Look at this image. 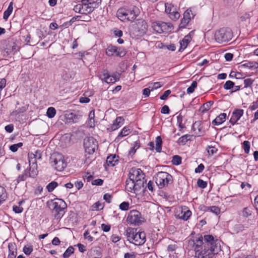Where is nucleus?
Wrapping results in <instances>:
<instances>
[{
    "label": "nucleus",
    "mask_w": 258,
    "mask_h": 258,
    "mask_svg": "<svg viewBox=\"0 0 258 258\" xmlns=\"http://www.w3.org/2000/svg\"><path fill=\"white\" fill-rule=\"evenodd\" d=\"M188 246L195 251V258H213L220 251L221 246L216 237L200 234L191 237Z\"/></svg>",
    "instance_id": "1"
},
{
    "label": "nucleus",
    "mask_w": 258,
    "mask_h": 258,
    "mask_svg": "<svg viewBox=\"0 0 258 258\" xmlns=\"http://www.w3.org/2000/svg\"><path fill=\"white\" fill-rule=\"evenodd\" d=\"M127 240L137 246L143 245L146 241V234L137 228H128L125 232Z\"/></svg>",
    "instance_id": "2"
},
{
    "label": "nucleus",
    "mask_w": 258,
    "mask_h": 258,
    "mask_svg": "<svg viewBox=\"0 0 258 258\" xmlns=\"http://www.w3.org/2000/svg\"><path fill=\"white\" fill-rule=\"evenodd\" d=\"M140 10L137 7H123L118 10L117 16L121 21H133L140 14Z\"/></svg>",
    "instance_id": "3"
},
{
    "label": "nucleus",
    "mask_w": 258,
    "mask_h": 258,
    "mask_svg": "<svg viewBox=\"0 0 258 258\" xmlns=\"http://www.w3.org/2000/svg\"><path fill=\"white\" fill-rule=\"evenodd\" d=\"M28 158L29 164L30 175L34 178L37 175L38 172L37 162L38 160L41 159L42 152L40 150H37L34 152H29Z\"/></svg>",
    "instance_id": "4"
},
{
    "label": "nucleus",
    "mask_w": 258,
    "mask_h": 258,
    "mask_svg": "<svg viewBox=\"0 0 258 258\" xmlns=\"http://www.w3.org/2000/svg\"><path fill=\"white\" fill-rule=\"evenodd\" d=\"M51 206L55 219H60L65 213L64 210L67 208L65 202L62 199H56L55 201L51 202Z\"/></svg>",
    "instance_id": "5"
},
{
    "label": "nucleus",
    "mask_w": 258,
    "mask_h": 258,
    "mask_svg": "<svg viewBox=\"0 0 258 258\" xmlns=\"http://www.w3.org/2000/svg\"><path fill=\"white\" fill-rule=\"evenodd\" d=\"M233 37L232 30L228 27H223L217 30L215 34V38L219 43L227 42Z\"/></svg>",
    "instance_id": "6"
},
{
    "label": "nucleus",
    "mask_w": 258,
    "mask_h": 258,
    "mask_svg": "<svg viewBox=\"0 0 258 258\" xmlns=\"http://www.w3.org/2000/svg\"><path fill=\"white\" fill-rule=\"evenodd\" d=\"M156 183L159 188L167 186L172 183L173 181L172 176L167 172L161 171L158 172L155 175Z\"/></svg>",
    "instance_id": "7"
},
{
    "label": "nucleus",
    "mask_w": 258,
    "mask_h": 258,
    "mask_svg": "<svg viewBox=\"0 0 258 258\" xmlns=\"http://www.w3.org/2000/svg\"><path fill=\"white\" fill-rule=\"evenodd\" d=\"M126 222L130 225L139 226L144 222V218L139 211L133 210H131L128 213Z\"/></svg>",
    "instance_id": "8"
},
{
    "label": "nucleus",
    "mask_w": 258,
    "mask_h": 258,
    "mask_svg": "<svg viewBox=\"0 0 258 258\" xmlns=\"http://www.w3.org/2000/svg\"><path fill=\"white\" fill-rule=\"evenodd\" d=\"M144 173L140 169L132 168L130 171L129 177L135 181L138 186H140L142 188L144 187L146 181Z\"/></svg>",
    "instance_id": "9"
},
{
    "label": "nucleus",
    "mask_w": 258,
    "mask_h": 258,
    "mask_svg": "<svg viewBox=\"0 0 258 258\" xmlns=\"http://www.w3.org/2000/svg\"><path fill=\"white\" fill-rule=\"evenodd\" d=\"M52 166L58 171H61L67 166L64 156L60 154H54L51 157Z\"/></svg>",
    "instance_id": "10"
},
{
    "label": "nucleus",
    "mask_w": 258,
    "mask_h": 258,
    "mask_svg": "<svg viewBox=\"0 0 258 258\" xmlns=\"http://www.w3.org/2000/svg\"><path fill=\"white\" fill-rule=\"evenodd\" d=\"M84 147L86 153L93 155L98 148V142L92 137L86 138L84 140Z\"/></svg>",
    "instance_id": "11"
},
{
    "label": "nucleus",
    "mask_w": 258,
    "mask_h": 258,
    "mask_svg": "<svg viewBox=\"0 0 258 258\" xmlns=\"http://www.w3.org/2000/svg\"><path fill=\"white\" fill-rule=\"evenodd\" d=\"M191 215V211L187 207L185 206H179L175 211V217L183 221L188 220Z\"/></svg>",
    "instance_id": "12"
},
{
    "label": "nucleus",
    "mask_w": 258,
    "mask_h": 258,
    "mask_svg": "<svg viewBox=\"0 0 258 258\" xmlns=\"http://www.w3.org/2000/svg\"><path fill=\"white\" fill-rule=\"evenodd\" d=\"M152 28L153 30L159 34L166 32L171 30L172 26L170 23H165L163 21H155L152 23Z\"/></svg>",
    "instance_id": "13"
},
{
    "label": "nucleus",
    "mask_w": 258,
    "mask_h": 258,
    "mask_svg": "<svg viewBox=\"0 0 258 258\" xmlns=\"http://www.w3.org/2000/svg\"><path fill=\"white\" fill-rule=\"evenodd\" d=\"M148 25L145 20H140L133 27L132 32L137 36L141 37L147 32Z\"/></svg>",
    "instance_id": "14"
},
{
    "label": "nucleus",
    "mask_w": 258,
    "mask_h": 258,
    "mask_svg": "<svg viewBox=\"0 0 258 258\" xmlns=\"http://www.w3.org/2000/svg\"><path fill=\"white\" fill-rule=\"evenodd\" d=\"M105 54L108 56L115 55L123 57L125 55L126 51L122 47H118L112 45H109L106 49Z\"/></svg>",
    "instance_id": "15"
},
{
    "label": "nucleus",
    "mask_w": 258,
    "mask_h": 258,
    "mask_svg": "<svg viewBox=\"0 0 258 258\" xmlns=\"http://www.w3.org/2000/svg\"><path fill=\"white\" fill-rule=\"evenodd\" d=\"M99 78L102 81L107 84L114 83L119 79V77L118 75L113 73L110 75L107 70H104L99 76Z\"/></svg>",
    "instance_id": "16"
},
{
    "label": "nucleus",
    "mask_w": 258,
    "mask_h": 258,
    "mask_svg": "<svg viewBox=\"0 0 258 258\" xmlns=\"http://www.w3.org/2000/svg\"><path fill=\"white\" fill-rule=\"evenodd\" d=\"M165 12L171 20L176 21L179 18L180 15L174 5L171 4L165 3Z\"/></svg>",
    "instance_id": "17"
},
{
    "label": "nucleus",
    "mask_w": 258,
    "mask_h": 258,
    "mask_svg": "<svg viewBox=\"0 0 258 258\" xmlns=\"http://www.w3.org/2000/svg\"><path fill=\"white\" fill-rule=\"evenodd\" d=\"M125 189L129 192L136 193L140 191L142 187L138 186L137 183L129 177L126 181Z\"/></svg>",
    "instance_id": "18"
},
{
    "label": "nucleus",
    "mask_w": 258,
    "mask_h": 258,
    "mask_svg": "<svg viewBox=\"0 0 258 258\" xmlns=\"http://www.w3.org/2000/svg\"><path fill=\"white\" fill-rule=\"evenodd\" d=\"M102 256L101 248L95 246L90 248L87 252L86 258H101Z\"/></svg>",
    "instance_id": "19"
},
{
    "label": "nucleus",
    "mask_w": 258,
    "mask_h": 258,
    "mask_svg": "<svg viewBox=\"0 0 258 258\" xmlns=\"http://www.w3.org/2000/svg\"><path fill=\"white\" fill-rule=\"evenodd\" d=\"M119 161V157L115 154H111L108 156L106 160V162L104 164L105 168L107 167H112L117 165Z\"/></svg>",
    "instance_id": "20"
},
{
    "label": "nucleus",
    "mask_w": 258,
    "mask_h": 258,
    "mask_svg": "<svg viewBox=\"0 0 258 258\" xmlns=\"http://www.w3.org/2000/svg\"><path fill=\"white\" fill-rule=\"evenodd\" d=\"M82 115L74 112H70L64 115L66 122L68 123H75L78 122Z\"/></svg>",
    "instance_id": "21"
},
{
    "label": "nucleus",
    "mask_w": 258,
    "mask_h": 258,
    "mask_svg": "<svg viewBox=\"0 0 258 258\" xmlns=\"http://www.w3.org/2000/svg\"><path fill=\"white\" fill-rule=\"evenodd\" d=\"M124 118L122 116H118L113 121V123L109 126L108 130L110 132L115 131L120 128L124 124Z\"/></svg>",
    "instance_id": "22"
},
{
    "label": "nucleus",
    "mask_w": 258,
    "mask_h": 258,
    "mask_svg": "<svg viewBox=\"0 0 258 258\" xmlns=\"http://www.w3.org/2000/svg\"><path fill=\"white\" fill-rule=\"evenodd\" d=\"M244 110L242 109H236L232 113L230 119V122L234 125L236 122L239 120L241 117L243 115Z\"/></svg>",
    "instance_id": "23"
},
{
    "label": "nucleus",
    "mask_w": 258,
    "mask_h": 258,
    "mask_svg": "<svg viewBox=\"0 0 258 258\" xmlns=\"http://www.w3.org/2000/svg\"><path fill=\"white\" fill-rule=\"evenodd\" d=\"M81 4L83 6L82 8V14H88L92 13L95 9L93 6L89 4V3L87 0H82Z\"/></svg>",
    "instance_id": "24"
},
{
    "label": "nucleus",
    "mask_w": 258,
    "mask_h": 258,
    "mask_svg": "<svg viewBox=\"0 0 258 258\" xmlns=\"http://www.w3.org/2000/svg\"><path fill=\"white\" fill-rule=\"evenodd\" d=\"M9 254L8 258H16L17 254V247L15 242H10L8 244Z\"/></svg>",
    "instance_id": "25"
},
{
    "label": "nucleus",
    "mask_w": 258,
    "mask_h": 258,
    "mask_svg": "<svg viewBox=\"0 0 258 258\" xmlns=\"http://www.w3.org/2000/svg\"><path fill=\"white\" fill-rule=\"evenodd\" d=\"M226 114L222 113L217 116L216 118L212 121V123L214 125H220L226 120Z\"/></svg>",
    "instance_id": "26"
},
{
    "label": "nucleus",
    "mask_w": 258,
    "mask_h": 258,
    "mask_svg": "<svg viewBox=\"0 0 258 258\" xmlns=\"http://www.w3.org/2000/svg\"><path fill=\"white\" fill-rule=\"evenodd\" d=\"M191 37L189 35L185 36L180 42V47L179 49V51H182L184 50L191 41Z\"/></svg>",
    "instance_id": "27"
},
{
    "label": "nucleus",
    "mask_w": 258,
    "mask_h": 258,
    "mask_svg": "<svg viewBox=\"0 0 258 258\" xmlns=\"http://www.w3.org/2000/svg\"><path fill=\"white\" fill-rule=\"evenodd\" d=\"M130 133L131 129L130 128L129 126H125L123 127L120 132L118 134L116 139H117V140H119L120 139H121V138L128 135Z\"/></svg>",
    "instance_id": "28"
},
{
    "label": "nucleus",
    "mask_w": 258,
    "mask_h": 258,
    "mask_svg": "<svg viewBox=\"0 0 258 258\" xmlns=\"http://www.w3.org/2000/svg\"><path fill=\"white\" fill-rule=\"evenodd\" d=\"M13 3L12 2L10 3L9 6L7 9L4 12V15H3V18L4 19L7 20L10 16L12 13L13 10Z\"/></svg>",
    "instance_id": "29"
},
{
    "label": "nucleus",
    "mask_w": 258,
    "mask_h": 258,
    "mask_svg": "<svg viewBox=\"0 0 258 258\" xmlns=\"http://www.w3.org/2000/svg\"><path fill=\"white\" fill-rule=\"evenodd\" d=\"M7 198L6 189L0 185V205L4 202Z\"/></svg>",
    "instance_id": "30"
},
{
    "label": "nucleus",
    "mask_w": 258,
    "mask_h": 258,
    "mask_svg": "<svg viewBox=\"0 0 258 258\" xmlns=\"http://www.w3.org/2000/svg\"><path fill=\"white\" fill-rule=\"evenodd\" d=\"M104 208V205L101 203L100 202L98 201L96 203H95L94 204H93L91 207L90 209L91 211H99L101 210Z\"/></svg>",
    "instance_id": "31"
},
{
    "label": "nucleus",
    "mask_w": 258,
    "mask_h": 258,
    "mask_svg": "<svg viewBox=\"0 0 258 258\" xmlns=\"http://www.w3.org/2000/svg\"><path fill=\"white\" fill-rule=\"evenodd\" d=\"M155 150L157 152L160 153L162 150V140L160 136H158L156 139Z\"/></svg>",
    "instance_id": "32"
},
{
    "label": "nucleus",
    "mask_w": 258,
    "mask_h": 258,
    "mask_svg": "<svg viewBox=\"0 0 258 258\" xmlns=\"http://www.w3.org/2000/svg\"><path fill=\"white\" fill-rule=\"evenodd\" d=\"M194 16L195 15L190 8L187 9L183 14V17L186 19V20H189V21H190Z\"/></svg>",
    "instance_id": "33"
},
{
    "label": "nucleus",
    "mask_w": 258,
    "mask_h": 258,
    "mask_svg": "<svg viewBox=\"0 0 258 258\" xmlns=\"http://www.w3.org/2000/svg\"><path fill=\"white\" fill-rule=\"evenodd\" d=\"M214 102L212 101H208L204 103L201 107V109L203 112L208 111L213 104Z\"/></svg>",
    "instance_id": "34"
},
{
    "label": "nucleus",
    "mask_w": 258,
    "mask_h": 258,
    "mask_svg": "<svg viewBox=\"0 0 258 258\" xmlns=\"http://www.w3.org/2000/svg\"><path fill=\"white\" fill-rule=\"evenodd\" d=\"M30 171L29 172V174L27 173V171H25L24 173H23L21 175H20L17 178V181L18 182H21L22 181H24L27 179V178L28 177H31V176L30 175Z\"/></svg>",
    "instance_id": "35"
},
{
    "label": "nucleus",
    "mask_w": 258,
    "mask_h": 258,
    "mask_svg": "<svg viewBox=\"0 0 258 258\" xmlns=\"http://www.w3.org/2000/svg\"><path fill=\"white\" fill-rule=\"evenodd\" d=\"M140 147V144L139 142H136L134 143L133 147H132L129 151L130 155H134L136 151Z\"/></svg>",
    "instance_id": "36"
},
{
    "label": "nucleus",
    "mask_w": 258,
    "mask_h": 258,
    "mask_svg": "<svg viewBox=\"0 0 258 258\" xmlns=\"http://www.w3.org/2000/svg\"><path fill=\"white\" fill-rule=\"evenodd\" d=\"M190 137V135H185L180 137L178 140V142L179 144H181L182 145H185L187 141L189 140V138Z\"/></svg>",
    "instance_id": "37"
},
{
    "label": "nucleus",
    "mask_w": 258,
    "mask_h": 258,
    "mask_svg": "<svg viewBox=\"0 0 258 258\" xmlns=\"http://www.w3.org/2000/svg\"><path fill=\"white\" fill-rule=\"evenodd\" d=\"M242 147L245 153L248 154L249 153L250 144L248 141H244L242 144Z\"/></svg>",
    "instance_id": "38"
},
{
    "label": "nucleus",
    "mask_w": 258,
    "mask_h": 258,
    "mask_svg": "<svg viewBox=\"0 0 258 258\" xmlns=\"http://www.w3.org/2000/svg\"><path fill=\"white\" fill-rule=\"evenodd\" d=\"M56 114V110L54 107H49L46 112V115L49 118H53Z\"/></svg>",
    "instance_id": "39"
},
{
    "label": "nucleus",
    "mask_w": 258,
    "mask_h": 258,
    "mask_svg": "<svg viewBox=\"0 0 258 258\" xmlns=\"http://www.w3.org/2000/svg\"><path fill=\"white\" fill-rule=\"evenodd\" d=\"M181 157L178 155H174L172 157L171 162L174 165H179L181 163Z\"/></svg>",
    "instance_id": "40"
},
{
    "label": "nucleus",
    "mask_w": 258,
    "mask_h": 258,
    "mask_svg": "<svg viewBox=\"0 0 258 258\" xmlns=\"http://www.w3.org/2000/svg\"><path fill=\"white\" fill-rule=\"evenodd\" d=\"M23 144L22 142H19L17 144H15L11 145L9 147L10 150L13 152H16L18 151L19 148L23 146Z\"/></svg>",
    "instance_id": "41"
},
{
    "label": "nucleus",
    "mask_w": 258,
    "mask_h": 258,
    "mask_svg": "<svg viewBox=\"0 0 258 258\" xmlns=\"http://www.w3.org/2000/svg\"><path fill=\"white\" fill-rule=\"evenodd\" d=\"M57 182L55 181H53L47 184L46 188L49 192H51L57 186Z\"/></svg>",
    "instance_id": "42"
},
{
    "label": "nucleus",
    "mask_w": 258,
    "mask_h": 258,
    "mask_svg": "<svg viewBox=\"0 0 258 258\" xmlns=\"http://www.w3.org/2000/svg\"><path fill=\"white\" fill-rule=\"evenodd\" d=\"M33 250V246L29 244L25 245L23 248V251L26 255H30Z\"/></svg>",
    "instance_id": "43"
},
{
    "label": "nucleus",
    "mask_w": 258,
    "mask_h": 258,
    "mask_svg": "<svg viewBox=\"0 0 258 258\" xmlns=\"http://www.w3.org/2000/svg\"><path fill=\"white\" fill-rule=\"evenodd\" d=\"M207 151L209 156H213L217 152L218 149L214 146H208L207 148Z\"/></svg>",
    "instance_id": "44"
},
{
    "label": "nucleus",
    "mask_w": 258,
    "mask_h": 258,
    "mask_svg": "<svg viewBox=\"0 0 258 258\" xmlns=\"http://www.w3.org/2000/svg\"><path fill=\"white\" fill-rule=\"evenodd\" d=\"M177 124L178 125L179 128H180V131L185 128V125L184 123H182L183 117L181 115H179L177 117Z\"/></svg>",
    "instance_id": "45"
},
{
    "label": "nucleus",
    "mask_w": 258,
    "mask_h": 258,
    "mask_svg": "<svg viewBox=\"0 0 258 258\" xmlns=\"http://www.w3.org/2000/svg\"><path fill=\"white\" fill-rule=\"evenodd\" d=\"M95 112L94 110H92L90 112L89 114V123L90 124L91 127H93L95 126Z\"/></svg>",
    "instance_id": "46"
},
{
    "label": "nucleus",
    "mask_w": 258,
    "mask_h": 258,
    "mask_svg": "<svg viewBox=\"0 0 258 258\" xmlns=\"http://www.w3.org/2000/svg\"><path fill=\"white\" fill-rule=\"evenodd\" d=\"M74 248L72 246L69 247L63 254L64 258L69 257L72 253H74Z\"/></svg>",
    "instance_id": "47"
},
{
    "label": "nucleus",
    "mask_w": 258,
    "mask_h": 258,
    "mask_svg": "<svg viewBox=\"0 0 258 258\" xmlns=\"http://www.w3.org/2000/svg\"><path fill=\"white\" fill-rule=\"evenodd\" d=\"M89 4L92 5L95 8H97L101 4L102 0H87Z\"/></svg>",
    "instance_id": "48"
},
{
    "label": "nucleus",
    "mask_w": 258,
    "mask_h": 258,
    "mask_svg": "<svg viewBox=\"0 0 258 258\" xmlns=\"http://www.w3.org/2000/svg\"><path fill=\"white\" fill-rule=\"evenodd\" d=\"M251 208L249 207H245L242 211V216L244 217H248L251 215Z\"/></svg>",
    "instance_id": "49"
},
{
    "label": "nucleus",
    "mask_w": 258,
    "mask_h": 258,
    "mask_svg": "<svg viewBox=\"0 0 258 258\" xmlns=\"http://www.w3.org/2000/svg\"><path fill=\"white\" fill-rule=\"evenodd\" d=\"M119 207L122 211H127L130 208V203L128 202H123L119 205Z\"/></svg>",
    "instance_id": "50"
},
{
    "label": "nucleus",
    "mask_w": 258,
    "mask_h": 258,
    "mask_svg": "<svg viewBox=\"0 0 258 258\" xmlns=\"http://www.w3.org/2000/svg\"><path fill=\"white\" fill-rule=\"evenodd\" d=\"M254 82V80L251 78H247L244 80V87L243 88L250 87Z\"/></svg>",
    "instance_id": "51"
},
{
    "label": "nucleus",
    "mask_w": 258,
    "mask_h": 258,
    "mask_svg": "<svg viewBox=\"0 0 258 258\" xmlns=\"http://www.w3.org/2000/svg\"><path fill=\"white\" fill-rule=\"evenodd\" d=\"M197 87V82L196 81H193L190 86L187 89V93L188 94H191L194 92L195 89Z\"/></svg>",
    "instance_id": "52"
},
{
    "label": "nucleus",
    "mask_w": 258,
    "mask_h": 258,
    "mask_svg": "<svg viewBox=\"0 0 258 258\" xmlns=\"http://www.w3.org/2000/svg\"><path fill=\"white\" fill-rule=\"evenodd\" d=\"M209 211L216 214V215L219 214L221 212L220 208L218 207L215 206H210Z\"/></svg>",
    "instance_id": "53"
},
{
    "label": "nucleus",
    "mask_w": 258,
    "mask_h": 258,
    "mask_svg": "<svg viewBox=\"0 0 258 258\" xmlns=\"http://www.w3.org/2000/svg\"><path fill=\"white\" fill-rule=\"evenodd\" d=\"M234 83L231 81H227L223 86L225 90H229L234 87Z\"/></svg>",
    "instance_id": "54"
},
{
    "label": "nucleus",
    "mask_w": 258,
    "mask_h": 258,
    "mask_svg": "<svg viewBox=\"0 0 258 258\" xmlns=\"http://www.w3.org/2000/svg\"><path fill=\"white\" fill-rule=\"evenodd\" d=\"M197 185L199 187L205 188L207 186V183L201 179H199L197 181Z\"/></svg>",
    "instance_id": "55"
},
{
    "label": "nucleus",
    "mask_w": 258,
    "mask_h": 258,
    "mask_svg": "<svg viewBox=\"0 0 258 258\" xmlns=\"http://www.w3.org/2000/svg\"><path fill=\"white\" fill-rule=\"evenodd\" d=\"M84 237L89 242H92L93 240V237L90 234V233L88 230L85 231L84 232Z\"/></svg>",
    "instance_id": "56"
},
{
    "label": "nucleus",
    "mask_w": 258,
    "mask_h": 258,
    "mask_svg": "<svg viewBox=\"0 0 258 258\" xmlns=\"http://www.w3.org/2000/svg\"><path fill=\"white\" fill-rule=\"evenodd\" d=\"M82 8H83V6L81 4V3L77 4L76 6H75V7L74 8V11L76 13H78L82 14Z\"/></svg>",
    "instance_id": "57"
},
{
    "label": "nucleus",
    "mask_w": 258,
    "mask_h": 258,
    "mask_svg": "<svg viewBox=\"0 0 258 258\" xmlns=\"http://www.w3.org/2000/svg\"><path fill=\"white\" fill-rule=\"evenodd\" d=\"M255 65H257V63L254 61H247L242 64L243 67L248 68H252Z\"/></svg>",
    "instance_id": "58"
},
{
    "label": "nucleus",
    "mask_w": 258,
    "mask_h": 258,
    "mask_svg": "<svg viewBox=\"0 0 258 258\" xmlns=\"http://www.w3.org/2000/svg\"><path fill=\"white\" fill-rule=\"evenodd\" d=\"M13 210L15 213H21L23 211V208L20 206L14 205L13 206Z\"/></svg>",
    "instance_id": "59"
},
{
    "label": "nucleus",
    "mask_w": 258,
    "mask_h": 258,
    "mask_svg": "<svg viewBox=\"0 0 258 258\" xmlns=\"http://www.w3.org/2000/svg\"><path fill=\"white\" fill-rule=\"evenodd\" d=\"M170 93H171V91L170 90H167L165 91L164 92V93L163 94V95H162L160 97V99L161 100H164L167 99V97L170 94Z\"/></svg>",
    "instance_id": "60"
},
{
    "label": "nucleus",
    "mask_w": 258,
    "mask_h": 258,
    "mask_svg": "<svg viewBox=\"0 0 258 258\" xmlns=\"http://www.w3.org/2000/svg\"><path fill=\"white\" fill-rule=\"evenodd\" d=\"M161 113L165 114H169L170 109H169V107L166 105H164L161 108Z\"/></svg>",
    "instance_id": "61"
},
{
    "label": "nucleus",
    "mask_w": 258,
    "mask_h": 258,
    "mask_svg": "<svg viewBox=\"0 0 258 258\" xmlns=\"http://www.w3.org/2000/svg\"><path fill=\"white\" fill-rule=\"evenodd\" d=\"M104 181L102 179L98 178L92 181V184L95 185H102Z\"/></svg>",
    "instance_id": "62"
},
{
    "label": "nucleus",
    "mask_w": 258,
    "mask_h": 258,
    "mask_svg": "<svg viewBox=\"0 0 258 258\" xmlns=\"http://www.w3.org/2000/svg\"><path fill=\"white\" fill-rule=\"evenodd\" d=\"M205 169V166L202 163L200 164L195 169V172L197 173H201Z\"/></svg>",
    "instance_id": "63"
},
{
    "label": "nucleus",
    "mask_w": 258,
    "mask_h": 258,
    "mask_svg": "<svg viewBox=\"0 0 258 258\" xmlns=\"http://www.w3.org/2000/svg\"><path fill=\"white\" fill-rule=\"evenodd\" d=\"M136 253L135 252H127L124 253V258H136Z\"/></svg>",
    "instance_id": "64"
}]
</instances>
